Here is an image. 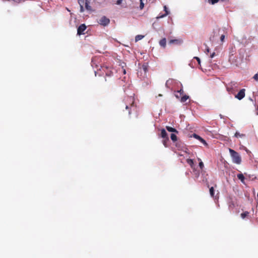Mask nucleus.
Here are the masks:
<instances>
[{
  "mask_svg": "<svg viewBox=\"0 0 258 258\" xmlns=\"http://www.w3.org/2000/svg\"><path fill=\"white\" fill-rule=\"evenodd\" d=\"M78 3H79L80 6H84L85 2L84 1V0H78Z\"/></svg>",
  "mask_w": 258,
  "mask_h": 258,
  "instance_id": "obj_28",
  "label": "nucleus"
},
{
  "mask_svg": "<svg viewBox=\"0 0 258 258\" xmlns=\"http://www.w3.org/2000/svg\"><path fill=\"white\" fill-rule=\"evenodd\" d=\"M110 20L105 16L102 17L98 21V23L102 26H105L109 24Z\"/></svg>",
  "mask_w": 258,
  "mask_h": 258,
  "instance_id": "obj_3",
  "label": "nucleus"
},
{
  "mask_svg": "<svg viewBox=\"0 0 258 258\" xmlns=\"http://www.w3.org/2000/svg\"><path fill=\"white\" fill-rule=\"evenodd\" d=\"M199 161H200V163H199V166H200V168L201 170H202L204 167V163L203 162L201 161V159L199 158L198 159Z\"/></svg>",
  "mask_w": 258,
  "mask_h": 258,
  "instance_id": "obj_24",
  "label": "nucleus"
},
{
  "mask_svg": "<svg viewBox=\"0 0 258 258\" xmlns=\"http://www.w3.org/2000/svg\"><path fill=\"white\" fill-rule=\"evenodd\" d=\"M180 42H181V41H180L178 39H171L169 42V43L170 44H173V43L179 44Z\"/></svg>",
  "mask_w": 258,
  "mask_h": 258,
  "instance_id": "obj_18",
  "label": "nucleus"
},
{
  "mask_svg": "<svg viewBox=\"0 0 258 258\" xmlns=\"http://www.w3.org/2000/svg\"><path fill=\"white\" fill-rule=\"evenodd\" d=\"M159 44L161 47H162L163 48H165V47L166 46V38H162V39H161L159 41Z\"/></svg>",
  "mask_w": 258,
  "mask_h": 258,
  "instance_id": "obj_10",
  "label": "nucleus"
},
{
  "mask_svg": "<svg viewBox=\"0 0 258 258\" xmlns=\"http://www.w3.org/2000/svg\"><path fill=\"white\" fill-rule=\"evenodd\" d=\"M171 139L173 142H175L177 141V136L176 135L174 134H171L170 136Z\"/></svg>",
  "mask_w": 258,
  "mask_h": 258,
  "instance_id": "obj_22",
  "label": "nucleus"
},
{
  "mask_svg": "<svg viewBox=\"0 0 258 258\" xmlns=\"http://www.w3.org/2000/svg\"><path fill=\"white\" fill-rule=\"evenodd\" d=\"M245 91L244 89L240 90L237 94L235 95V97L239 100H241L245 97Z\"/></svg>",
  "mask_w": 258,
  "mask_h": 258,
  "instance_id": "obj_6",
  "label": "nucleus"
},
{
  "mask_svg": "<svg viewBox=\"0 0 258 258\" xmlns=\"http://www.w3.org/2000/svg\"><path fill=\"white\" fill-rule=\"evenodd\" d=\"M172 80H168L166 83H165V86L167 88H170V83L172 82Z\"/></svg>",
  "mask_w": 258,
  "mask_h": 258,
  "instance_id": "obj_25",
  "label": "nucleus"
},
{
  "mask_svg": "<svg viewBox=\"0 0 258 258\" xmlns=\"http://www.w3.org/2000/svg\"><path fill=\"white\" fill-rule=\"evenodd\" d=\"M164 11H165V14H163V15H159V16H157V17H156V18H157V19H160V18H163V17H164L166 16L168 14L169 12H168V10H167V8H166V6H164Z\"/></svg>",
  "mask_w": 258,
  "mask_h": 258,
  "instance_id": "obj_11",
  "label": "nucleus"
},
{
  "mask_svg": "<svg viewBox=\"0 0 258 258\" xmlns=\"http://www.w3.org/2000/svg\"><path fill=\"white\" fill-rule=\"evenodd\" d=\"M194 137L199 140L200 142H201L202 143H203L204 145H207V144L206 143V142L205 141V140H204L202 138H201L200 136H199V135H197V134H194Z\"/></svg>",
  "mask_w": 258,
  "mask_h": 258,
  "instance_id": "obj_8",
  "label": "nucleus"
},
{
  "mask_svg": "<svg viewBox=\"0 0 258 258\" xmlns=\"http://www.w3.org/2000/svg\"><path fill=\"white\" fill-rule=\"evenodd\" d=\"M215 55V52H213L211 55H210V57L211 58H213L214 57Z\"/></svg>",
  "mask_w": 258,
  "mask_h": 258,
  "instance_id": "obj_36",
  "label": "nucleus"
},
{
  "mask_svg": "<svg viewBox=\"0 0 258 258\" xmlns=\"http://www.w3.org/2000/svg\"><path fill=\"white\" fill-rule=\"evenodd\" d=\"M181 95H178V94H175V97L177 98H179V97H180Z\"/></svg>",
  "mask_w": 258,
  "mask_h": 258,
  "instance_id": "obj_37",
  "label": "nucleus"
},
{
  "mask_svg": "<svg viewBox=\"0 0 258 258\" xmlns=\"http://www.w3.org/2000/svg\"><path fill=\"white\" fill-rule=\"evenodd\" d=\"M224 38H225V36L224 35H222L220 37V39L222 42H223L224 41Z\"/></svg>",
  "mask_w": 258,
  "mask_h": 258,
  "instance_id": "obj_33",
  "label": "nucleus"
},
{
  "mask_svg": "<svg viewBox=\"0 0 258 258\" xmlns=\"http://www.w3.org/2000/svg\"><path fill=\"white\" fill-rule=\"evenodd\" d=\"M249 214L248 212H244L241 214V217L242 219H244L246 216H247Z\"/></svg>",
  "mask_w": 258,
  "mask_h": 258,
  "instance_id": "obj_23",
  "label": "nucleus"
},
{
  "mask_svg": "<svg viewBox=\"0 0 258 258\" xmlns=\"http://www.w3.org/2000/svg\"><path fill=\"white\" fill-rule=\"evenodd\" d=\"M237 178L242 182V183H244V175L242 174V173H240V174H238L237 175Z\"/></svg>",
  "mask_w": 258,
  "mask_h": 258,
  "instance_id": "obj_16",
  "label": "nucleus"
},
{
  "mask_svg": "<svg viewBox=\"0 0 258 258\" xmlns=\"http://www.w3.org/2000/svg\"><path fill=\"white\" fill-rule=\"evenodd\" d=\"M177 93H179L180 95H181L183 93V90L182 89H180L179 91H177Z\"/></svg>",
  "mask_w": 258,
  "mask_h": 258,
  "instance_id": "obj_32",
  "label": "nucleus"
},
{
  "mask_svg": "<svg viewBox=\"0 0 258 258\" xmlns=\"http://www.w3.org/2000/svg\"><path fill=\"white\" fill-rule=\"evenodd\" d=\"M256 111H257V112H256V114L257 115H258V105H257V108H256Z\"/></svg>",
  "mask_w": 258,
  "mask_h": 258,
  "instance_id": "obj_39",
  "label": "nucleus"
},
{
  "mask_svg": "<svg viewBox=\"0 0 258 258\" xmlns=\"http://www.w3.org/2000/svg\"><path fill=\"white\" fill-rule=\"evenodd\" d=\"M133 104H134V101H133V103H132V105H131V107H132V106H133Z\"/></svg>",
  "mask_w": 258,
  "mask_h": 258,
  "instance_id": "obj_41",
  "label": "nucleus"
},
{
  "mask_svg": "<svg viewBox=\"0 0 258 258\" xmlns=\"http://www.w3.org/2000/svg\"><path fill=\"white\" fill-rule=\"evenodd\" d=\"M239 85L235 81H231L226 85V90L229 93L234 94L238 89Z\"/></svg>",
  "mask_w": 258,
  "mask_h": 258,
  "instance_id": "obj_1",
  "label": "nucleus"
},
{
  "mask_svg": "<svg viewBox=\"0 0 258 258\" xmlns=\"http://www.w3.org/2000/svg\"><path fill=\"white\" fill-rule=\"evenodd\" d=\"M166 128L168 132L178 133V131L175 128L172 127L166 126Z\"/></svg>",
  "mask_w": 258,
  "mask_h": 258,
  "instance_id": "obj_14",
  "label": "nucleus"
},
{
  "mask_svg": "<svg viewBox=\"0 0 258 258\" xmlns=\"http://www.w3.org/2000/svg\"><path fill=\"white\" fill-rule=\"evenodd\" d=\"M85 8L87 10H88V11L92 10V8L90 6V2L89 1L85 0Z\"/></svg>",
  "mask_w": 258,
  "mask_h": 258,
  "instance_id": "obj_13",
  "label": "nucleus"
},
{
  "mask_svg": "<svg viewBox=\"0 0 258 258\" xmlns=\"http://www.w3.org/2000/svg\"><path fill=\"white\" fill-rule=\"evenodd\" d=\"M227 1L228 0H208V3L211 5H214L220 1L225 2Z\"/></svg>",
  "mask_w": 258,
  "mask_h": 258,
  "instance_id": "obj_15",
  "label": "nucleus"
},
{
  "mask_svg": "<svg viewBox=\"0 0 258 258\" xmlns=\"http://www.w3.org/2000/svg\"><path fill=\"white\" fill-rule=\"evenodd\" d=\"M189 98V96L187 95H184L182 97H181L180 101L181 102H185Z\"/></svg>",
  "mask_w": 258,
  "mask_h": 258,
  "instance_id": "obj_19",
  "label": "nucleus"
},
{
  "mask_svg": "<svg viewBox=\"0 0 258 258\" xmlns=\"http://www.w3.org/2000/svg\"><path fill=\"white\" fill-rule=\"evenodd\" d=\"M210 196L213 198H215V199H217L218 198V197H217L216 196H214V194H215V190L214 189V187H211V188H210Z\"/></svg>",
  "mask_w": 258,
  "mask_h": 258,
  "instance_id": "obj_12",
  "label": "nucleus"
},
{
  "mask_svg": "<svg viewBox=\"0 0 258 258\" xmlns=\"http://www.w3.org/2000/svg\"><path fill=\"white\" fill-rule=\"evenodd\" d=\"M160 137L162 138H168V135H167V133H166V132L165 129L162 128V129L161 130Z\"/></svg>",
  "mask_w": 258,
  "mask_h": 258,
  "instance_id": "obj_9",
  "label": "nucleus"
},
{
  "mask_svg": "<svg viewBox=\"0 0 258 258\" xmlns=\"http://www.w3.org/2000/svg\"><path fill=\"white\" fill-rule=\"evenodd\" d=\"M186 162L187 164L189 165L190 167L194 170V172H195V175L197 177H198L200 175V172L199 171H197L196 170H195V165L193 160L190 159H187L186 160Z\"/></svg>",
  "mask_w": 258,
  "mask_h": 258,
  "instance_id": "obj_4",
  "label": "nucleus"
},
{
  "mask_svg": "<svg viewBox=\"0 0 258 258\" xmlns=\"http://www.w3.org/2000/svg\"><path fill=\"white\" fill-rule=\"evenodd\" d=\"M122 0H117L116 4L117 5H120L122 3Z\"/></svg>",
  "mask_w": 258,
  "mask_h": 258,
  "instance_id": "obj_34",
  "label": "nucleus"
},
{
  "mask_svg": "<svg viewBox=\"0 0 258 258\" xmlns=\"http://www.w3.org/2000/svg\"><path fill=\"white\" fill-rule=\"evenodd\" d=\"M101 69L102 71L105 73L106 76L110 77L112 75L113 72L109 67L106 66H103L101 67Z\"/></svg>",
  "mask_w": 258,
  "mask_h": 258,
  "instance_id": "obj_5",
  "label": "nucleus"
},
{
  "mask_svg": "<svg viewBox=\"0 0 258 258\" xmlns=\"http://www.w3.org/2000/svg\"><path fill=\"white\" fill-rule=\"evenodd\" d=\"M206 50H207V51L208 52H209V51H210V49H209V48H207L206 49Z\"/></svg>",
  "mask_w": 258,
  "mask_h": 258,
  "instance_id": "obj_40",
  "label": "nucleus"
},
{
  "mask_svg": "<svg viewBox=\"0 0 258 258\" xmlns=\"http://www.w3.org/2000/svg\"><path fill=\"white\" fill-rule=\"evenodd\" d=\"M140 9L142 10L144 7V0H140Z\"/></svg>",
  "mask_w": 258,
  "mask_h": 258,
  "instance_id": "obj_27",
  "label": "nucleus"
},
{
  "mask_svg": "<svg viewBox=\"0 0 258 258\" xmlns=\"http://www.w3.org/2000/svg\"><path fill=\"white\" fill-rule=\"evenodd\" d=\"M194 59H196L197 60V61L198 62V64H200L201 60H200V59L199 57L195 56V57H194Z\"/></svg>",
  "mask_w": 258,
  "mask_h": 258,
  "instance_id": "obj_29",
  "label": "nucleus"
},
{
  "mask_svg": "<svg viewBox=\"0 0 258 258\" xmlns=\"http://www.w3.org/2000/svg\"><path fill=\"white\" fill-rule=\"evenodd\" d=\"M123 73L124 74H126V71L124 69H123Z\"/></svg>",
  "mask_w": 258,
  "mask_h": 258,
  "instance_id": "obj_38",
  "label": "nucleus"
},
{
  "mask_svg": "<svg viewBox=\"0 0 258 258\" xmlns=\"http://www.w3.org/2000/svg\"><path fill=\"white\" fill-rule=\"evenodd\" d=\"M125 108H126V109H128V114H131V108L129 107V106L128 105H126Z\"/></svg>",
  "mask_w": 258,
  "mask_h": 258,
  "instance_id": "obj_31",
  "label": "nucleus"
},
{
  "mask_svg": "<svg viewBox=\"0 0 258 258\" xmlns=\"http://www.w3.org/2000/svg\"><path fill=\"white\" fill-rule=\"evenodd\" d=\"M229 151L232 157L233 162L237 164H240L241 162V158L238 153L230 148L229 149Z\"/></svg>",
  "mask_w": 258,
  "mask_h": 258,
  "instance_id": "obj_2",
  "label": "nucleus"
},
{
  "mask_svg": "<svg viewBox=\"0 0 258 258\" xmlns=\"http://www.w3.org/2000/svg\"><path fill=\"white\" fill-rule=\"evenodd\" d=\"M86 29V26L85 24H81L78 28L77 34L81 35L84 34V31Z\"/></svg>",
  "mask_w": 258,
  "mask_h": 258,
  "instance_id": "obj_7",
  "label": "nucleus"
},
{
  "mask_svg": "<svg viewBox=\"0 0 258 258\" xmlns=\"http://www.w3.org/2000/svg\"><path fill=\"white\" fill-rule=\"evenodd\" d=\"M84 11V9L83 6H80V12L82 13Z\"/></svg>",
  "mask_w": 258,
  "mask_h": 258,
  "instance_id": "obj_35",
  "label": "nucleus"
},
{
  "mask_svg": "<svg viewBox=\"0 0 258 258\" xmlns=\"http://www.w3.org/2000/svg\"><path fill=\"white\" fill-rule=\"evenodd\" d=\"M162 139H163V140H162L163 144L164 145V146L165 147H168L167 143L169 141V138H162Z\"/></svg>",
  "mask_w": 258,
  "mask_h": 258,
  "instance_id": "obj_17",
  "label": "nucleus"
},
{
  "mask_svg": "<svg viewBox=\"0 0 258 258\" xmlns=\"http://www.w3.org/2000/svg\"><path fill=\"white\" fill-rule=\"evenodd\" d=\"M232 205L233 207L234 206V204L232 203Z\"/></svg>",
  "mask_w": 258,
  "mask_h": 258,
  "instance_id": "obj_42",
  "label": "nucleus"
},
{
  "mask_svg": "<svg viewBox=\"0 0 258 258\" xmlns=\"http://www.w3.org/2000/svg\"><path fill=\"white\" fill-rule=\"evenodd\" d=\"M253 78L256 80V81H258V74H256L255 75H254Z\"/></svg>",
  "mask_w": 258,
  "mask_h": 258,
  "instance_id": "obj_30",
  "label": "nucleus"
},
{
  "mask_svg": "<svg viewBox=\"0 0 258 258\" xmlns=\"http://www.w3.org/2000/svg\"><path fill=\"white\" fill-rule=\"evenodd\" d=\"M234 136L236 138H242V137H245L244 134H240L238 132H236Z\"/></svg>",
  "mask_w": 258,
  "mask_h": 258,
  "instance_id": "obj_21",
  "label": "nucleus"
},
{
  "mask_svg": "<svg viewBox=\"0 0 258 258\" xmlns=\"http://www.w3.org/2000/svg\"><path fill=\"white\" fill-rule=\"evenodd\" d=\"M142 68L145 73L148 71V66L147 64H143Z\"/></svg>",
  "mask_w": 258,
  "mask_h": 258,
  "instance_id": "obj_26",
  "label": "nucleus"
},
{
  "mask_svg": "<svg viewBox=\"0 0 258 258\" xmlns=\"http://www.w3.org/2000/svg\"><path fill=\"white\" fill-rule=\"evenodd\" d=\"M144 37V35H137L136 37H135V41L137 42V41H138L141 39H142Z\"/></svg>",
  "mask_w": 258,
  "mask_h": 258,
  "instance_id": "obj_20",
  "label": "nucleus"
}]
</instances>
